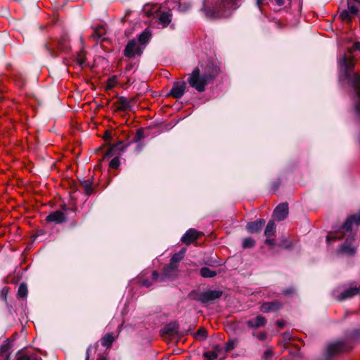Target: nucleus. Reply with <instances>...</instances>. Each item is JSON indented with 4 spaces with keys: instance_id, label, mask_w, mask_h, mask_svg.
Listing matches in <instances>:
<instances>
[{
    "instance_id": "412c9836",
    "label": "nucleus",
    "mask_w": 360,
    "mask_h": 360,
    "mask_svg": "<svg viewBox=\"0 0 360 360\" xmlns=\"http://www.w3.org/2000/svg\"><path fill=\"white\" fill-rule=\"evenodd\" d=\"M280 307V304L276 302H264L261 306V311L264 313L276 311Z\"/></svg>"
},
{
    "instance_id": "7c9ffc66",
    "label": "nucleus",
    "mask_w": 360,
    "mask_h": 360,
    "mask_svg": "<svg viewBox=\"0 0 360 360\" xmlns=\"http://www.w3.org/2000/svg\"><path fill=\"white\" fill-rule=\"evenodd\" d=\"M176 6H178V8L181 12L187 11L191 6V4L187 1H183L179 4L175 3Z\"/></svg>"
},
{
    "instance_id": "2eb2a0df",
    "label": "nucleus",
    "mask_w": 360,
    "mask_h": 360,
    "mask_svg": "<svg viewBox=\"0 0 360 360\" xmlns=\"http://www.w3.org/2000/svg\"><path fill=\"white\" fill-rule=\"evenodd\" d=\"M356 295H360V286L359 288L350 287L349 288L344 290L339 295L336 296V299L339 301H342L351 298Z\"/></svg>"
},
{
    "instance_id": "f03ea898",
    "label": "nucleus",
    "mask_w": 360,
    "mask_h": 360,
    "mask_svg": "<svg viewBox=\"0 0 360 360\" xmlns=\"http://www.w3.org/2000/svg\"><path fill=\"white\" fill-rule=\"evenodd\" d=\"M342 69L340 79H347L353 89V96L356 101H360V74L354 71V58L344 54L338 60Z\"/></svg>"
},
{
    "instance_id": "4c0bfd02",
    "label": "nucleus",
    "mask_w": 360,
    "mask_h": 360,
    "mask_svg": "<svg viewBox=\"0 0 360 360\" xmlns=\"http://www.w3.org/2000/svg\"><path fill=\"white\" fill-rule=\"evenodd\" d=\"M116 78L115 77H112V78H110L108 81V87L109 89H112L113 88L115 84H116Z\"/></svg>"
},
{
    "instance_id": "e433bc0d",
    "label": "nucleus",
    "mask_w": 360,
    "mask_h": 360,
    "mask_svg": "<svg viewBox=\"0 0 360 360\" xmlns=\"http://www.w3.org/2000/svg\"><path fill=\"white\" fill-rule=\"evenodd\" d=\"M120 162L118 158H115L110 162V167L114 169H116L119 167Z\"/></svg>"
},
{
    "instance_id": "b1692460",
    "label": "nucleus",
    "mask_w": 360,
    "mask_h": 360,
    "mask_svg": "<svg viewBox=\"0 0 360 360\" xmlns=\"http://www.w3.org/2000/svg\"><path fill=\"white\" fill-rule=\"evenodd\" d=\"M150 36L151 34L150 32L145 30L139 36V39L136 40V41H139V43H140V45H143L146 47L147 43L148 42L150 38Z\"/></svg>"
},
{
    "instance_id": "473e14b6",
    "label": "nucleus",
    "mask_w": 360,
    "mask_h": 360,
    "mask_svg": "<svg viewBox=\"0 0 360 360\" xmlns=\"http://www.w3.org/2000/svg\"><path fill=\"white\" fill-rule=\"evenodd\" d=\"M17 360H41L35 356H28L22 352L18 354Z\"/></svg>"
},
{
    "instance_id": "f3484780",
    "label": "nucleus",
    "mask_w": 360,
    "mask_h": 360,
    "mask_svg": "<svg viewBox=\"0 0 360 360\" xmlns=\"http://www.w3.org/2000/svg\"><path fill=\"white\" fill-rule=\"evenodd\" d=\"M264 224L265 220L259 219L255 221L249 222L247 224V230L251 233H257L262 229Z\"/></svg>"
},
{
    "instance_id": "423d86ee",
    "label": "nucleus",
    "mask_w": 360,
    "mask_h": 360,
    "mask_svg": "<svg viewBox=\"0 0 360 360\" xmlns=\"http://www.w3.org/2000/svg\"><path fill=\"white\" fill-rule=\"evenodd\" d=\"M352 2L360 5V0H347V9L342 10L340 13V18L344 22H351L353 16L359 13V8L354 5Z\"/></svg>"
},
{
    "instance_id": "f257e3e1",
    "label": "nucleus",
    "mask_w": 360,
    "mask_h": 360,
    "mask_svg": "<svg viewBox=\"0 0 360 360\" xmlns=\"http://www.w3.org/2000/svg\"><path fill=\"white\" fill-rule=\"evenodd\" d=\"M354 223L360 224V213L349 217L347 221L344 223L340 230L338 233H331L326 237L328 243L331 241H334L338 239H341L344 236H346L345 242L341 246V250L342 252L347 255H354L356 252V248L352 245V242L354 240V235L352 233V228Z\"/></svg>"
},
{
    "instance_id": "79ce46f5",
    "label": "nucleus",
    "mask_w": 360,
    "mask_h": 360,
    "mask_svg": "<svg viewBox=\"0 0 360 360\" xmlns=\"http://www.w3.org/2000/svg\"><path fill=\"white\" fill-rule=\"evenodd\" d=\"M271 355H272V352L271 350L268 349L264 352V355L263 358L264 360H269Z\"/></svg>"
},
{
    "instance_id": "f704fd0d",
    "label": "nucleus",
    "mask_w": 360,
    "mask_h": 360,
    "mask_svg": "<svg viewBox=\"0 0 360 360\" xmlns=\"http://www.w3.org/2000/svg\"><path fill=\"white\" fill-rule=\"evenodd\" d=\"M237 341L233 339L229 340L226 343V347H225V352H229L233 349L235 347V345H236Z\"/></svg>"
},
{
    "instance_id": "a211bd4d",
    "label": "nucleus",
    "mask_w": 360,
    "mask_h": 360,
    "mask_svg": "<svg viewBox=\"0 0 360 360\" xmlns=\"http://www.w3.org/2000/svg\"><path fill=\"white\" fill-rule=\"evenodd\" d=\"M65 219V216L64 213L59 210L51 213L46 218L48 222H55L57 224L64 221Z\"/></svg>"
},
{
    "instance_id": "37998d69",
    "label": "nucleus",
    "mask_w": 360,
    "mask_h": 360,
    "mask_svg": "<svg viewBox=\"0 0 360 360\" xmlns=\"http://www.w3.org/2000/svg\"><path fill=\"white\" fill-rule=\"evenodd\" d=\"M143 137V131L141 129H138L136 133V141L140 140Z\"/></svg>"
},
{
    "instance_id": "dca6fc26",
    "label": "nucleus",
    "mask_w": 360,
    "mask_h": 360,
    "mask_svg": "<svg viewBox=\"0 0 360 360\" xmlns=\"http://www.w3.org/2000/svg\"><path fill=\"white\" fill-rule=\"evenodd\" d=\"M156 16L158 18V21L163 27L167 26L172 20V13L170 11H156Z\"/></svg>"
},
{
    "instance_id": "c03bdc74",
    "label": "nucleus",
    "mask_w": 360,
    "mask_h": 360,
    "mask_svg": "<svg viewBox=\"0 0 360 360\" xmlns=\"http://www.w3.org/2000/svg\"><path fill=\"white\" fill-rule=\"evenodd\" d=\"M47 49L49 50V53L50 55L52 56V57H56L57 55L55 53V51H54V49L51 46H47Z\"/></svg>"
},
{
    "instance_id": "0eeeda50",
    "label": "nucleus",
    "mask_w": 360,
    "mask_h": 360,
    "mask_svg": "<svg viewBox=\"0 0 360 360\" xmlns=\"http://www.w3.org/2000/svg\"><path fill=\"white\" fill-rule=\"evenodd\" d=\"M144 49V46L140 45V43L136 41V39H132L127 43L125 47L124 56L128 58L140 56L143 53Z\"/></svg>"
},
{
    "instance_id": "6e6552de",
    "label": "nucleus",
    "mask_w": 360,
    "mask_h": 360,
    "mask_svg": "<svg viewBox=\"0 0 360 360\" xmlns=\"http://www.w3.org/2000/svg\"><path fill=\"white\" fill-rule=\"evenodd\" d=\"M222 295V292L217 290H210L202 292L198 295L194 299H196L202 304H207L219 298Z\"/></svg>"
},
{
    "instance_id": "c9c22d12",
    "label": "nucleus",
    "mask_w": 360,
    "mask_h": 360,
    "mask_svg": "<svg viewBox=\"0 0 360 360\" xmlns=\"http://www.w3.org/2000/svg\"><path fill=\"white\" fill-rule=\"evenodd\" d=\"M356 50L360 51V42L359 41L355 42L352 47H349L348 49V52L352 53Z\"/></svg>"
},
{
    "instance_id": "cd10ccee",
    "label": "nucleus",
    "mask_w": 360,
    "mask_h": 360,
    "mask_svg": "<svg viewBox=\"0 0 360 360\" xmlns=\"http://www.w3.org/2000/svg\"><path fill=\"white\" fill-rule=\"evenodd\" d=\"M114 341L112 334H106L101 339V344L104 347H110Z\"/></svg>"
},
{
    "instance_id": "864d4df0",
    "label": "nucleus",
    "mask_w": 360,
    "mask_h": 360,
    "mask_svg": "<svg viewBox=\"0 0 360 360\" xmlns=\"http://www.w3.org/2000/svg\"><path fill=\"white\" fill-rule=\"evenodd\" d=\"M153 15V12H152V11H148V12H147V15H148V16H150V15Z\"/></svg>"
},
{
    "instance_id": "49530a36",
    "label": "nucleus",
    "mask_w": 360,
    "mask_h": 360,
    "mask_svg": "<svg viewBox=\"0 0 360 360\" xmlns=\"http://www.w3.org/2000/svg\"><path fill=\"white\" fill-rule=\"evenodd\" d=\"M142 285L146 286V287H150L151 283H150V282H149L147 280H143L142 281Z\"/></svg>"
},
{
    "instance_id": "58836bf2",
    "label": "nucleus",
    "mask_w": 360,
    "mask_h": 360,
    "mask_svg": "<svg viewBox=\"0 0 360 360\" xmlns=\"http://www.w3.org/2000/svg\"><path fill=\"white\" fill-rule=\"evenodd\" d=\"M83 186L85 189V191L87 194H89L91 191V183L89 181H85L84 184H83Z\"/></svg>"
},
{
    "instance_id": "ddd939ff",
    "label": "nucleus",
    "mask_w": 360,
    "mask_h": 360,
    "mask_svg": "<svg viewBox=\"0 0 360 360\" xmlns=\"http://www.w3.org/2000/svg\"><path fill=\"white\" fill-rule=\"evenodd\" d=\"M288 214V206L286 203L278 205L274 212V218L278 221L283 220Z\"/></svg>"
},
{
    "instance_id": "4be33fe9",
    "label": "nucleus",
    "mask_w": 360,
    "mask_h": 360,
    "mask_svg": "<svg viewBox=\"0 0 360 360\" xmlns=\"http://www.w3.org/2000/svg\"><path fill=\"white\" fill-rule=\"evenodd\" d=\"M105 28L103 26H98L95 28L91 37L95 40H103L105 39Z\"/></svg>"
},
{
    "instance_id": "4468645a",
    "label": "nucleus",
    "mask_w": 360,
    "mask_h": 360,
    "mask_svg": "<svg viewBox=\"0 0 360 360\" xmlns=\"http://www.w3.org/2000/svg\"><path fill=\"white\" fill-rule=\"evenodd\" d=\"M200 232L194 229H190L182 236L181 241L186 245H189L197 240L200 236Z\"/></svg>"
},
{
    "instance_id": "6e6d98bb",
    "label": "nucleus",
    "mask_w": 360,
    "mask_h": 360,
    "mask_svg": "<svg viewBox=\"0 0 360 360\" xmlns=\"http://www.w3.org/2000/svg\"><path fill=\"white\" fill-rule=\"evenodd\" d=\"M97 360H105V358H103V357H100V358H98Z\"/></svg>"
},
{
    "instance_id": "39448f33",
    "label": "nucleus",
    "mask_w": 360,
    "mask_h": 360,
    "mask_svg": "<svg viewBox=\"0 0 360 360\" xmlns=\"http://www.w3.org/2000/svg\"><path fill=\"white\" fill-rule=\"evenodd\" d=\"M178 266L169 264L165 266L162 276H160L157 271L152 274L153 281H165L167 280H173L178 276Z\"/></svg>"
},
{
    "instance_id": "603ef678",
    "label": "nucleus",
    "mask_w": 360,
    "mask_h": 360,
    "mask_svg": "<svg viewBox=\"0 0 360 360\" xmlns=\"http://www.w3.org/2000/svg\"><path fill=\"white\" fill-rule=\"evenodd\" d=\"M90 350V347H89L86 350V360H89V352Z\"/></svg>"
},
{
    "instance_id": "9d476101",
    "label": "nucleus",
    "mask_w": 360,
    "mask_h": 360,
    "mask_svg": "<svg viewBox=\"0 0 360 360\" xmlns=\"http://www.w3.org/2000/svg\"><path fill=\"white\" fill-rule=\"evenodd\" d=\"M186 88V83L184 81L174 82L169 94L174 98H181L185 93Z\"/></svg>"
},
{
    "instance_id": "20e7f679",
    "label": "nucleus",
    "mask_w": 360,
    "mask_h": 360,
    "mask_svg": "<svg viewBox=\"0 0 360 360\" xmlns=\"http://www.w3.org/2000/svg\"><path fill=\"white\" fill-rule=\"evenodd\" d=\"M236 1L219 0V3L213 8L212 15L215 18L228 16L229 11L235 10L238 7Z\"/></svg>"
},
{
    "instance_id": "3c124183",
    "label": "nucleus",
    "mask_w": 360,
    "mask_h": 360,
    "mask_svg": "<svg viewBox=\"0 0 360 360\" xmlns=\"http://www.w3.org/2000/svg\"><path fill=\"white\" fill-rule=\"evenodd\" d=\"M265 0H257V4L258 7L261 6V5L263 4V2Z\"/></svg>"
},
{
    "instance_id": "72a5a7b5",
    "label": "nucleus",
    "mask_w": 360,
    "mask_h": 360,
    "mask_svg": "<svg viewBox=\"0 0 360 360\" xmlns=\"http://www.w3.org/2000/svg\"><path fill=\"white\" fill-rule=\"evenodd\" d=\"M206 337V331L203 328L199 329L198 332L195 334V338L200 340H205Z\"/></svg>"
},
{
    "instance_id": "de8ad7c7",
    "label": "nucleus",
    "mask_w": 360,
    "mask_h": 360,
    "mask_svg": "<svg viewBox=\"0 0 360 360\" xmlns=\"http://www.w3.org/2000/svg\"><path fill=\"white\" fill-rule=\"evenodd\" d=\"M266 335L264 333H260L259 335H258V338L261 340H263L266 338Z\"/></svg>"
},
{
    "instance_id": "7ed1b4c3",
    "label": "nucleus",
    "mask_w": 360,
    "mask_h": 360,
    "mask_svg": "<svg viewBox=\"0 0 360 360\" xmlns=\"http://www.w3.org/2000/svg\"><path fill=\"white\" fill-rule=\"evenodd\" d=\"M214 75L210 73L200 72L198 68H195L192 72L188 75L187 82L189 86L195 89L198 92H203L206 86L212 82Z\"/></svg>"
},
{
    "instance_id": "09e8293b",
    "label": "nucleus",
    "mask_w": 360,
    "mask_h": 360,
    "mask_svg": "<svg viewBox=\"0 0 360 360\" xmlns=\"http://www.w3.org/2000/svg\"><path fill=\"white\" fill-rule=\"evenodd\" d=\"M288 0H275V1L278 6L283 5Z\"/></svg>"
},
{
    "instance_id": "a878e982",
    "label": "nucleus",
    "mask_w": 360,
    "mask_h": 360,
    "mask_svg": "<svg viewBox=\"0 0 360 360\" xmlns=\"http://www.w3.org/2000/svg\"><path fill=\"white\" fill-rule=\"evenodd\" d=\"M201 276L204 278H213L217 275L215 271H212L207 267H202L200 271Z\"/></svg>"
},
{
    "instance_id": "5fc2aeb1",
    "label": "nucleus",
    "mask_w": 360,
    "mask_h": 360,
    "mask_svg": "<svg viewBox=\"0 0 360 360\" xmlns=\"http://www.w3.org/2000/svg\"><path fill=\"white\" fill-rule=\"evenodd\" d=\"M131 68V65L127 66V67L126 68V69H127V70H129Z\"/></svg>"
},
{
    "instance_id": "c756f323",
    "label": "nucleus",
    "mask_w": 360,
    "mask_h": 360,
    "mask_svg": "<svg viewBox=\"0 0 360 360\" xmlns=\"http://www.w3.org/2000/svg\"><path fill=\"white\" fill-rule=\"evenodd\" d=\"M165 330L167 333H169L170 335H174V334L178 332L176 323H172L168 324L165 327Z\"/></svg>"
},
{
    "instance_id": "2f4dec72",
    "label": "nucleus",
    "mask_w": 360,
    "mask_h": 360,
    "mask_svg": "<svg viewBox=\"0 0 360 360\" xmlns=\"http://www.w3.org/2000/svg\"><path fill=\"white\" fill-rule=\"evenodd\" d=\"M255 244V241L250 237L245 238L243 240V247L244 248H252Z\"/></svg>"
},
{
    "instance_id": "bb28decb",
    "label": "nucleus",
    "mask_w": 360,
    "mask_h": 360,
    "mask_svg": "<svg viewBox=\"0 0 360 360\" xmlns=\"http://www.w3.org/2000/svg\"><path fill=\"white\" fill-rule=\"evenodd\" d=\"M69 49V43L66 38H61L58 42V49L62 52L67 51Z\"/></svg>"
},
{
    "instance_id": "a18cd8bd",
    "label": "nucleus",
    "mask_w": 360,
    "mask_h": 360,
    "mask_svg": "<svg viewBox=\"0 0 360 360\" xmlns=\"http://www.w3.org/2000/svg\"><path fill=\"white\" fill-rule=\"evenodd\" d=\"M265 243L269 245H274V240L273 239H270V238H266L265 240Z\"/></svg>"
},
{
    "instance_id": "9b49d317",
    "label": "nucleus",
    "mask_w": 360,
    "mask_h": 360,
    "mask_svg": "<svg viewBox=\"0 0 360 360\" xmlns=\"http://www.w3.org/2000/svg\"><path fill=\"white\" fill-rule=\"evenodd\" d=\"M224 351L223 348L219 345H215L214 346L212 351L205 352L204 356L207 359V360H214L217 358H219L220 360H222L224 358Z\"/></svg>"
},
{
    "instance_id": "5701e85b",
    "label": "nucleus",
    "mask_w": 360,
    "mask_h": 360,
    "mask_svg": "<svg viewBox=\"0 0 360 360\" xmlns=\"http://www.w3.org/2000/svg\"><path fill=\"white\" fill-rule=\"evenodd\" d=\"M186 248L181 249L179 252L174 254L170 259L169 264L179 266V263L183 259L186 253Z\"/></svg>"
},
{
    "instance_id": "aec40b11",
    "label": "nucleus",
    "mask_w": 360,
    "mask_h": 360,
    "mask_svg": "<svg viewBox=\"0 0 360 360\" xmlns=\"http://www.w3.org/2000/svg\"><path fill=\"white\" fill-rule=\"evenodd\" d=\"M130 103H131V101H129L127 98L122 96L118 98L115 105L118 110L124 111V110L130 109V108H131Z\"/></svg>"
},
{
    "instance_id": "a19ab883",
    "label": "nucleus",
    "mask_w": 360,
    "mask_h": 360,
    "mask_svg": "<svg viewBox=\"0 0 360 360\" xmlns=\"http://www.w3.org/2000/svg\"><path fill=\"white\" fill-rule=\"evenodd\" d=\"M354 112L356 114V116L358 118H360V105L359 103H355L354 105Z\"/></svg>"
},
{
    "instance_id": "8fccbe9b",
    "label": "nucleus",
    "mask_w": 360,
    "mask_h": 360,
    "mask_svg": "<svg viewBox=\"0 0 360 360\" xmlns=\"http://www.w3.org/2000/svg\"><path fill=\"white\" fill-rule=\"evenodd\" d=\"M293 292V289L292 288H289V289H287L286 290H285L284 293L285 295H290L291 293Z\"/></svg>"
},
{
    "instance_id": "6ab92c4d",
    "label": "nucleus",
    "mask_w": 360,
    "mask_h": 360,
    "mask_svg": "<svg viewBox=\"0 0 360 360\" xmlns=\"http://www.w3.org/2000/svg\"><path fill=\"white\" fill-rule=\"evenodd\" d=\"M266 321L264 317L258 315L255 319L248 321L247 324L250 328H259L265 325Z\"/></svg>"
},
{
    "instance_id": "1a4fd4ad",
    "label": "nucleus",
    "mask_w": 360,
    "mask_h": 360,
    "mask_svg": "<svg viewBox=\"0 0 360 360\" xmlns=\"http://www.w3.org/2000/svg\"><path fill=\"white\" fill-rule=\"evenodd\" d=\"M351 349L352 347L347 345L345 342L338 341L328 346V354L329 356H331L342 352L349 351Z\"/></svg>"
},
{
    "instance_id": "f8f14e48",
    "label": "nucleus",
    "mask_w": 360,
    "mask_h": 360,
    "mask_svg": "<svg viewBox=\"0 0 360 360\" xmlns=\"http://www.w3.org/2000/svg\"><path fill=\"white\" fill-rule=\"evenodd\" d=\"M11 342L8 339L4 340L0 344V360H9Z\"/></svg>"
},
{
    "instance_id": "393cba45",
    "label": "nucleus",
    "mask_w": 360,
    "mask_h": 360,
    "mask_svg": "<svg viewBox=\"0 0 360 360\" xmlns=\"http://www.w3.org/2000/svg\"><path fill=\"white\" fill-rule=\"evenodd\" d=\"M276 231V224L274 221L271 220L268 222L265 231H264V235L269 238L271 236H273Z\"/></svg>"
},
{
    "instance_id": "ea45409f",
    "label": "nucleus",
    "mask_w": 360,
    "mask_h": 360,
    "mask_svg": "<svg viewBox=\"0 0 360 360\" xmlns=\"http://www.w3.org/2000/svg\"><path fill=\"white\" fill-rule=\"evenodd\" d=\"M77 63L82 66L83 65H84L85 63V58L83 56V55L82 53L79 54L77 56Z\"/></svg>"
},
{
    "instance_id": "c85d7f7f",
    "label": "nucleus",
    "mask_w": 360,
    "mask_h": 360,
    "mask_svg": "<svg viewBox=\"0 0 360 360\" xmlns=\"http://www.w3.org/2000/svg\"><path fill=\"white\" fill-rule=\"evenodd\" d=\"M18 296L21 298H25L27 295V288L26 284L21 283L18 288Z\"/></svg>"
}]
</instances>
